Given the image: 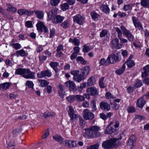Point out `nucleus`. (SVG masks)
<instances>
[{"label": "nucleus", "instance_id": "1", "mask_svg": "<svg viewBox=\"0 0 149 149\" xmlns=\"http://www.w3.org/2000/svg\"><path fill=\"white\" fill-rule=\"evenodd\" d=\"M35 72L31 71L28 68H19L17 69L15 74L21 75L26 79H34L35 78Z\"/></svg>", "mask_w": 149, "mask_h": 149}, {"label": "nucleus", "instance_id": "21", "mask_svg": "<svg viewBox=\"0 0 149 149\" xmlns=\"http://www.w3.org/2000/svg\"><path fill=\"white\" fill-rule=\"evenodd\" d=\"M149 75V65H148L143 68L141 77H144Z\"/></svg>", "mask_w": 149, "mask_h": 149}, {"label": "nucleus", "instance_id": "38", "mask_svg": "<svg viewBox=\"0 0 149 149\" xmlns=\"http://www.w3.org/2000/svg\"><path fill=\"white\" fill-rule=\"evenodd\" d=\"M61 26L63 28L66 29L69 27V22L68 20L65 21L61 25Z\"/></svg>", "mask_w": 149, "mask_h": 149}, {"label": "nucleus", "instance_id": "64", "mask_svg": "<svg viewBox=\"0 0 149 149\" xmlns=\"http://www.w3.org/2000/svg\"><path fill=\"white\" fill-rule=\"evenodd\" d=\"M79 73V70H73L70 72V73L72 75H74V77L75 76H77Z\"/></svg>", "mask_w": 149, "mask_h": 149}, {"label": "nucleus", "instance_id": "39", "mask_svg": "<svg viewBox=\"0 0 149 149\" xmlns=\"http://www.w3.org/2000/svg\"><path fill=\"white\" fill-rule=\"evenodd\" d=\"M75 99V96L71 95L67 97L66 99L67 101L70 103H72L74 101Z\"/></svg>", "mask_w": 149, "mask_h": 149}, {"label": "nucleus", "instance_id": "23", "mask_svg": "<svg viewBox=\"0 0 149 149\" xmlns=\"http://www.w3.org/2000/svg\"><path fill=\"white\" fill-rule=\"evenodd\" d=\"M59 63L57 62H51L49 63V65L56 72H58L59 70L57 67Z\"/></svg>", "mask_w": 149, "mask_h": 149}, {"label": "nucleus", "instance_id": "40", "mask_svg": "<svg viewBox=\"0 0 149 149\" xmlns=\"http://www.w3.org/2000/svg\"><path fill=\"white\" fill-rule=\"evenodd\" d=\"M22 129L20 128L19 129H16L13 131V136H16L20 134L22 131Z\"/></svg>", "mask_w": 149, "mask_h": 149}, {"label": "nucleus", "instance_id": "45", "mask_svg": "<svg viewBox=\"0 0 149 149\" xmlns=\"http://www.w3.org/2000/svg\"><path fill=\"white\" fill-rule=\"evenodd\" d=\"M93 48V47L90 48L89 46L84 45L83 46L82 51L86 53L90 51L91 49Z\"/></svg>", "mask_w": 149, "mask_h": 149}, {"label": "nucleus", "instance_id": "5", "mask_svg": "<svg viewBox=\"0 0 149 149\" xmlns=\"http://www.w3.org/2000/svg\"><path fill=\"white\" fill-rule=\"evenodd\" d=\"M110 46L112 49H119L122 47V45L119 43V40L117 38L113 39L110 43Z\"/></svg>", "mask_w": 149, "mask_h": 149}, {"label": "nucleus", "instance_id": "31", "mask_svg": "<svg viewBox=\"0 0 149 149\" xmlns=\"http://www.w3.org/2000/svg\"><path fill=\"white\" fill-rule=\"evenodd\" d=\"M58 93L60 97L62 98H63L64 97L63 95V86L61 84L59 85L58 86Z\"/></svg>", "mask_w": 149, "mask_h": 149}, {"label": "nucleus", "instance_id": "24", "mask_svg": "<svg viewBox=\"0 0 149 149\" xmlns=\"http://www.w3.org/2000/svg\"><path fill=\"white\" fill-rule=\"evenodd\" d=\"M27 53L22 49L16 52V55L17 56V57L19 56L22 57L24 56H27Z\"/></svg>", "mask_w": 149, "mask_h": 149}, {"label": "nucleus", "instance_id": "32", "mask_svg": "<svg viewBox=\"0 0 149 149\" xmlns=\"http://www.w3.org/2000/svg\"><path fill=\"white\" fill-rule=\"evenodd\" d=\"M10 84L8 82L4 83L0 85V88L4 90L8 89L10 86Z\"/></svg>", "mask_w": 149, "mask_h": 149}, {"label": "nucleus", "instance_id": "60", "mask_svg": "<svg viewBox=\"0 0 149 149\" xmlns=\"http://www.w3.org/2000/svg\"><path fill=\"white\" fill-rule=\"evenodd\" d=\"M107 34V31L105 29L102 30L100 33V37H103Z\"/></svg>", "mask_w": 149, "mask_h": 149}, {"label": "nucleus", "instance_id": "51", "mask_svg": "<svg viewBox=\"0 0 149 149\" xmlns=\"http://www.w3.org/2000/svg\"><path fill=\"white\" fill-rule=\"evenodd\" d=\"M60 2V0H51L50 3L53 6H56Z\"/></svg>", "mask_w": 149, "mask_h": 149}, {"label": "nucleus", "instance_id": "56", "mask_svg": "<svg viewBox=\"0 0 149 149\" xmlns=\"http://www.w3.org/2000/svg\"><path fill=\"white\" fill-rule=\"evenodd\" d=\"M127 111L129 113H133L135 112L136 109L134 107L131 106L127 108Z\"/></svg>", "mask_w": 149, "mask_h": 149}, {"label": "nucleus", "instance_id": "61", "mask_svg": "<svg viewBox=\"0 0 149 149\" xmlns=\"http://www.w3.org/2000/svg\"><path fill=\"white\" fill-rule=\"evenodd\" d=\"M142 83L140 80H138L136 81L135 84L134 86L136 88H138L142 86Z\"/></svg>", "mask_w": 149, "mask_h": 149}, {"label": "nucleus", "instance_id": "17", "mask_svg": "<svg viewBox=\"0 0 149 149\" xmlns=\"http://www.w3.org/2000/svg\"><path fill=\"white\" fill-rule=\"evenodd\" d=\"M136 138L135 135H132L130 136L128 140L127 146H130V148H131L134 146V144L135 142Z\"/></svg>", "mask_w": 149, "mask_h": 149}, {"label": "nucleus", "instance_id": "44", "mask_svg": "<svg viewBox=\"0 0 149 149\" xmlns=\"http://www.w3.org/2000/svg\"><path fill=\"white\" fill-rule=\"evenodd\" d=\"M95 79L94 77H91L88 80L87 84L88 86H91L93 85L94 81Z\"/></svg>", "mask_w": 149, "mask_h": 149}, {"label": "nucleus", "instance_id": "50", "mask_svg": "<svg viewBox=\"0 0 149 149\" xmlns=\"http://www.w3.org/2000/svg\"><path fill=\"white\" fill-rule=\"evenodd\" d=\"M26 85L29 88H32L33 86V82L31 81H27L26 83Z\"/></svg>", "mask_w": 149, "mask_h": 149}, {"label": "nucleus", "instance_id": "29", "mask_svg": "<svg viewBox=\"0 0 149 149\" xmlns=\"http://www.w3.org/2000/svg\"><path fill=\"white\" fill-rule=\"evenodd\" d=\"M108 59L107 58L106 60L104 58H102L101 59L100 61L99 64L100 65H105L107 66L109 64V63L108 61Z\"/></svg>", "mask_w": 149, "mask_h": 149}, {"label": "nucleus", "instance_id": "35", "mask_svg": "<svg viewBox=\"0 0 149 149\" xmlns=\"http://www.w3.org/2000/svg\"><path fill=\"white\" fill-rule=\"evenodd\" d=\"M38 81L40 82V86L42 87H44L49 84V82L46 80L38 79Z\"/></svg>", "mask_w": 149, "mask_h": 149}, {"label": "nucleus", "instance_id": "52", "mask_svg": "<svg viewBox=\"0 0 149 149\" xmlns=\"http://www.w3.org/2000/svg\"><path fill=\"white\" fill-rule=\"evenodd\" d=\"M91 104L92 105V109L93 111L96 110L97 109L96 106V102L95 100H93L91 101Z\"/></svg>", "mask_w": 149, "mask_h": 149}, {"label": "nucleus", "instance_id": "58", "mask_svg": "<svg viewBox=\"0 0 149 149\" xmlns=\"http://www.w3.org/2000/svg\"><path fill=\"white\" fill-rule=\"evenodd\" d=\"M106 98L107 99H110L113 98V95L110 92H107L105 94Z\"/></svg>", "mask_w": 149, "mask_h": 149}, {"label": "nucleus", "instance_id": "28", "mask_svg": "<svg viewBox=\"0 0 149 149\" xmlns=\"http://www.w3.org/2000/svg\"><path fill=\"white\" fill-rule=\"evenodd\" d=\"M84 78V76L81 74H78L73 77V79L78 82H80Z\"/></svg>", "mask_w": 149, "mask_h": 149}, {"label": "nucleus", "instance_id": "33", "mask_svg": "<svg viewBox=\"0 0 149 149\" xmlns=\"http://www.w3.org/2000/svg\"><path fill=\"white\" fill-rule=\"evenodd\" d=\"M86 86V83L85 82H83L80 84L79 86L77 87L76 88V90H77L80 93L82 92L83 89Z\"/></svg>", "mask_w": 149, "mask_h": 149}, {"label": "nucleus", "instance_id": "25", "mask_svg": "<svg viewBox=\"0 0 149 149\" xmlns=\"http://www.w3.org/2000/svg\"><path fill=\"white\" fill-rule=\"evenodd\" d=\"M125 64L124 63L123 65L121 68L115 71V73L118 75H120L122 74L125 71Z\"/></svg>", "mask_w": 149, "mask_h": 149}, {"label": "nucleus", "instance_id": "46", "mask_svg": "<svg viewBox=\"0 0 149 149\" xmlns=\"http://www.w3.org/2000/svg\"><path fill=\"white\" fill-rule=\"evenodd\" d=\"M61 8L63 11H65L68 9L69 5L68 3H64L61 5Z\"/></svg>", "mask_w": 149, "mask_h": 149}, {"label": "nucleus", "instance_id": "37", "mask_svg": "<svg viewBox=\"0 0 149 149\" xmlns=\"http://www.w3.org/2000/svg\"><path fill=\"white\" fill-rule=\"evenodd\" d=\"M100 9L106 13H109V9L107 5H103L100 7Z\"/></svg>", "mask_w": 149, "mask_h": 149}, {"label": "nucleus", "instance_id": "10", "mask_svg": "<svg viewBox=\"0 0 149 149\" xmlns=\"http://www.w3.org/2000/svg\"><path fill=\"white\" fill-rule=\"evenodd\" d=\"M62 145L67 148H72L75 146V143L73 140H66L64 141Z\"/></svg>", "mask_w": 149, "mask_h": 149}, {"label": "nucleus", "instance_id": "20", "mask_svg": "<svg viewBox=\"0 0 149 149\" xmlns=\"http://www.w3.org/2000/svg\"><path fill=\"white\" fill-rule=\"evenodd\" d=\"M53 139L55 141L62 145L64 141V138L60 135L56 134L53 136Z\"/></svg>", "mask_w": 149, "mask_h": 149}, {"label": "nucleus", "instance_id": "26", "mask_svg": "<svg viewBox=\"0 0 149 149\" xmlns=\"http://www.w3.org/2000/svg\"><path fill=\"white\" fill-rule=\"evenodd\" d=\"M91 15L92 19L94 20H97L100 17V15L95 11L91 12Z\"/></svg>", "mask_w": 149, "mask_h": 149}, {"label": "nucleus", "instance_id": "53", "mask_svg": "<svg viewBox=\"0 0 149 149\" xmlns=\"http://www.w3.org/2000/svg\"><path fill=\"white\" fill-rule=\"evenodd\" d=\"M75 98L77 100L81 101H84V97L83 95H76L75 96Z\"/></svg>", "mask_w": 149, "mask_h": 149}, {"label": "nucleus", "instance_id": "41", "mask_svg": "<svg viewBox=\"0 0 149 149\" xmlns=\"http://www.w3.org/2000/svg\"><path fill=\"white\" fill-rule=\"evenodd\" d=\"M76 61L77 62L79 61L82 64L85 65L86 63V61L81 56H79L77 57Z\"/></svg>", "mask_w": 149, "mask_h": 149}, {"label": "nucleus", "instance_id": "30", "mask_svg": "<svg viewBox=\"0 0 149 149\" xmlns=\"http://www.w3.org/2000/svg\"><path fill=\"white\" fill-rule=\"evenodd\" d=\"M140 4L144 8H149V0H141Z\"/></svg>", "mask_w": 149, "mask_h": 149}, {"label": "nucleus", "instance_id": "63", "mask_svg": "<svg viewBox=\"0 0 149 149\" xmlns=\"http://www.w3.org/2000/svg\"><path fill=\"white\" fill-rule=\"evenodd\" d=\"M25 26L28 28H31L33 27V24L31 22L28 21L26 22Z\"/></svg>", "mask_w": 149, "mask_h": 149}, {"label": "nucleus", "instance_id": "8", "mask_svg": "<svg viewBox=\"0 0 149 149\" xmlns=\"http://www.w3.org/2000/svg\"><path fill=\"white\" fill-rule=\"evenodd\" d=\"M69 110L68 111V114L70 118V120L74 121H76L78 120V116L74 113V110L73 108L70 106H69Z\"/></svg>", "mask_w": 149, "mask_h": 149}, {"label": "nucleus", "instance_id": "54", "mask_svg": "<svg viewBox=\"0 0 149 149\" xmlns=\"http://www.w3.org/2000/svg\"><path fill=\"white\" fill-rule=\"evenodd\" d=\"M7 10L9 12H11L12 13H15L17 11L16 8L13 7H8L7 9Z\"/></svg>", "mask_w": 149, "mask_h": 149}, {"label": "nucleus", "instance_id": "43", "mask_svg": "<svg viewBox=\"0 0 149 149\" xmlns=\"http://www.w3.org/2000/svg\"><path fill=\"white\" fill-rule=\"evenodd\" d=\"M127 63L128 67L130 68L132 67L135 65V64L134 61L131 60H127Z\"/></svg>", "mask_w": 149, "mask_h": 149}, {"label": "nucleus", "instance_id": "11", "mask_svg": "<svg viewBox=\"0 0 149 149\" xmlns=\"http://www.w3.org/2000/svg\"><path fill=\"white\" fill-rule=\"evenodd\" d=\"M84 19V18L80 14H77L73 17V22L79 25L83 23Z\"/></svg>", "mask_w": 149, "mask_h": 149}, {"label": "nucleus", "instance_id": "14", "mask_svg": "<svg viewBox=\"0 0 149 149\" xmlns=\"http://www.w3.org/2000/svg\"><path fill=\"white\" fill-rule=\"evenodd\" d=\"M65 85L69 88L71 91H74L76 90L75 84L74 82L70 81H69L65 83Z\"/></svg>", "mask_w": 149, "mask_h": 149}, {"label": "nucleus", "instance_id": "57", "mask_svg": "<svg viewBox=\"0 0 149 149\" xmlns=\"http://www.w3.org/2000/svg\"><path fill=\"white\" fill-rule=\"evenodd\" d=\"M45 91H47V92L48 94H50L51 93L52 91V87L49 85L47 86L46 88L45 89Z\"/></svg>", "mask_w": 149, "mask_h": 149}, {"label": "nucleus", "instance_id": "55", "mask_svg": "<svg viewBox=\"0 0 149 149\" xmlns=\"http://www.w3.org/2000/svg\"><path fill=\"white\" fill-rule=\"evenodd\" d=\"M99 146V145L97 143L88 146L86 149H98Z\"/></svg>", "mask_w": 149, "mask_h": 149}, {"label": "nucleus", "instance_id": "3", "mask_svg": "<svg viewBox=\"0 0 149 149\" xmlns=\"http://www.w3.org/2000/svg\"><path fill=\"white\" fill-rule=\"evenodd\" d=\"M120 29L122 31L123 34L128 39L129 41L132 42L133 41L134 39V36L129 30H128L123 26H121Z\"/></svg>", "mask_w": 149, "mask_h": 149}, {"label": "nucleus", "instance_id": "62", "mask_svg": "<svg viewBox=\"0 0 149 149\" xmlns=\"http://www.w3.org/2000/svg\"><path fill=\"white\" fill-rule=\"evenodd\" d=\"M131 9V6L129 4L124 5L123 8V10L125 11Z\"/></svg>", "mask_w": 149, "mask_h": 149}, {"label": "nucleus", "instance_id": "34", "mask_svg": "<svg viewBox=\"0 0 149 149\" xmlns=\"http://www.w3.org/2000/svg\"><path fill=\"white\" fill-rule=\"evenodd\" d=\"M115 130L111 127L108 126L106 130L105 131V133L108 134H111Z\"/></svg>", "mask_w": 149, "mask_h": 149}, {"label": "nucleus", "instance_id": "16", "mask_svg": "<svg viewBox=\"0 0 149 149\" xmlns=\"http://www.w3.org/2000/svg\"><path fill=\"white\" fill-rule=\"evenodd\" d=\"M100 108L102 110L108 111L110 109V106L107 102H101L100 104Z\"/></svg>", "mask_w": 149, "mask_h": 149}, {"label": "nucleus", "instance_id": "4", "mask_svg": "<svg viewBox=\"0 0 149 149\" xmlns=\"http://www.w3.org/2000/svg\"><path fill=\"white\" fill-rule=\"evenodd\" d=\"M116 54H115L113 52V54H111L108 57L109 64L115 63L120 61L119 56L120 52H117Z\"/></svg>", "mask_w": 149, "mask_h": 149}, {"label": "nucleus", "instance_id": "42", "mask_svg": "<svg viewBox=\"0 0 149 149\" xmlns=\"http://www.w3.org/2000/svg\"><path fill=\"white\" fill-rule=\"evenodd\" d=\"M15 146V143L13 141H10L7 143V148L8 149H15L14 147Z\"/></svg>", "mask_w": 149, "mask_h": 149}, {"label": "nucleus", "instance_id": "49", "mask_svg": "<svg viewBox=\"0 0 149 149\" xmlns=\"http://www.w3.org/2000/svg\"><path fill=\"white\" fill-rule=\"evenodd\" d=\"M133 23L134 25H136L138 23L140 22L139 19L135 16H132V17Z\"/></svg>", "mask_w": 149, "mask_h": 149}, {"label": "nucleus", "instance_id": "59", "mask_svg": "<svg viewBox=\"0 0 149 149\" xmlns=\"http://www.w3.org/2000/svg\"><path fill=\"white\" fill-rule=\"evenodd\" d=\"M104 77H102L99 80V85L100 87L101 88H104V84L103 83V81L104 80Z\"/></svg>", "mask_w": 149, "mask_h": 149}, {"label": "nucleus", "instance_id": "18", "mask_svg": "<svg viewBox=\"0 0 149 149\" xmlns=\"http://www.w3.org/2000/svg\"><path fill=\"white\" fill-rule=\"evenodd\" d=\"M57 10L56 8H52V10L49 12L48 14H47L48 17V20H51L52 18L55 16L57 13Z\"/></svg>", "mask_w": 149, "mask_h": 149}, {"label": "nucleus", "instance_id": "47", "mask_svg": "<svg viewBox=\"0 0 149 149\" xmlns=\"http://www.w3.org/2000/svg\"><path fill=\"white\" fill-rule=\"evenodd\" d=\"M11 46L13 47V48L16 50L19 49L21 48V46L20 44L18 43H16L11 44Z\"/></svg>", "mask_w": 149, "mask_h": 149}, {"label": "nucleus", "instance_id": "19", "mask_svg": "<svg viewBox=\"0 0 149 149\" xmlns=\"http://www.w3.org/2000/svg\"><path fill=\"white\" fill-rule=\"evenodd\" d=\"M87 132H85L83 134V136L85 137H89L90 138L96 136V134H95L91 130H85Z\"/></svg>", "mask_w": 149, "mask_h": 149}, {"label": "nucleus", "instance_id": "7", "mask_svg": "<svg viewBox=\"0 0 149 149\" xmlns=\"http://www.w3.org/2000/svg\"><path fill=\"white\" fill-rule=\"evenodd\" d=\"M83 113V117L86 120H92L94 117V114L90 112L88 109L84 110Z\"/></svg>", "mask_w": 149, "mask_h": 149}, {"label": "nucleus", "instance_id": "13", "mask_svg": "<svg viewBox=\"0 0 149 149\" xmlns=\"http://www.w3.org/2000/svg\"><path fill=\"white\" fill-rule=\"evenodd\" d=\"M144 96L145 95L142 96L137 100L136 105L139 108L142 109L146 103L145 100L144 99Z\"/></svg>", "mask_w": 149, "mask_h": 149}, {"label": "nucleus", "instance_id": "27", "mask_svg": "<svg viewBox=\"0 0 149 149\" xmlns=\"http://www.w3.org/2000/svg\"><path fill=\"white\" fill-rule=\"evenodd\" d=\"M91 130L95 134H96V131H98L100 130V128L97 126H93L88 128H86L84 129V130Z\"/></svg>", "mask_w": 149, "mask_h": 149}, {"label": "nucleus", "instance_id": "22", "mask_svg": "<svg viewBox=\"0 0 149 149\" xmlns=\"http://www.w3.org/2000/svg\"><path fill=\"white\" fill-rule=\"evenodd\" d=\"M81 72L82 74L84 76L88 75L89 73L90 70V68L89 66H86L80 69Z\"/></svg>", "mask_w": 149, "mask_h": 149}, {"label": "nucleus", "instance_id": "2", "mask_svg": "<svg viewBox=\"0 0 149 149\" xmlns=\"http://www.w3.org/2000/svg\"><path fill=\"white\" fill-rule=\"evenodd\" d=\"M120 138H112L104 142L102 144V147L106 149L113 148L118 146L119 143L118 141Z\"/></svg>", "mask_w": 149, "mask_h": 149}, {"label": "nucleus", "instance_id": "15", "mask_svg": "<svg viewBox=\"0 0 149 149\" xmlns=\"http://www.w3.org/2000/svg\"><path fill=\"white\" fill-rule=\"evenodd\" d=\"M64 17L59 15H56L51 19L52 22L55 24L61 23L63 21Z\"/></svg>", "mask_w": 149, "mask_h": 149}, {"label": "nucleus", "instance_id": "6", "mask_svg": "<svg viewBox=\"0 0 149 149\" xmlns=\"http://www.w3.org/2000/svg\"><path fill=\"white\" fill-rule=\"evenodd\" d=\"M52 75V73L50 70L47 69L38 72L37 74V77L38 78H42L46 77H49Z\"/></svg>", "mask_w": 149, "mask_h": 149}, {"label": "nucleus", "instance_id": "9", "mask_svg": "<svg viewBox=\"0 0 149 149\" xmlns=\"http://www.w3.org/2000/svg\"><path fill=\"white\" fill-rule=\"evenodd\" d=\"M37 29L38 31L41 32L44 31L45 33L49 32L48 28L44 25L42 22L38 23L36 25Z\"/></svg>", "mask_w": 149, "mask_h": 149}, {"label": "nucleus", "instance_id": "12", "mask_svg": "<svg viewBox=\"0 0 149 149\" xmlns=\"http://www.w3.org/2000/svg\"><path fill=\"white\" fill-rule=\"evenodd\" d=\"M86 92L91 96L97 95L98 93V90L94 86L88 88L86 89Z\"/></svg>", "mask_w": 149, "mask_h": 149}, {"label": "nucleus", "instance_id": "48", "mask_svg": "<svg viewBox=\"0 0 149 149\" xmlns=\"http://www.w3.org/2000/svg\"><path fill=\"white\" fill-rule=\"evenodd\" d=\"M115 30L117 33L118 38H119L121 37L122 35V32L119 28L118 27H116L115 28Z\"/></svg>", "mask_w": 149, "mask_h": 149}, {"label": "nucleus", "instance_id": "36", "mask_svg": "<svg viewBox=\"0 0 149 149\" xmlns=\"http://www.w3.org/2000/svg\"><path fill=\"white\" fill-rule=\"evenodd\" d=\"M37 17L40 19H42L43 17V13L41 11H34Z\"/></svg>", "mask_w": 149, "mask_h": 149}]
</instances>
